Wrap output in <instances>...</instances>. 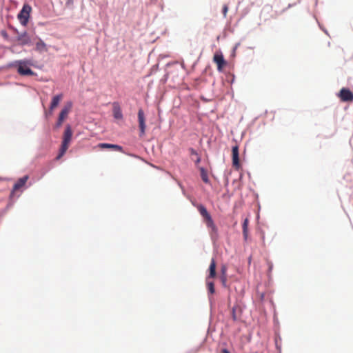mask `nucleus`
Returning a JSON list of instances; mask_svg holds the SVG:
<instances>
[{
    "label": "nucleus",
    "mask_w": 353,
    "mask_h": 353,
    "mask_svg": "<svg viewBox=\"0 0 353 353\" xmlns=\"http://www.w3.org/2000/svg\"><path fill=\"white\" fill-rule=\"evenodd\" d=\"M72 137V131L71 130L70 126L68 125V126H66L64 133H63V141L61 143V148L59 149V154L57 155V157H56L57 160L60 159L66 152V151L69 147L70 143L71 141Z\"/></svg>",
    "instance_id": "obj_3"
},
{
    "label": "nucleus",
    "mask_w": 353,
    "mask_h": 353,
    "mask_svg": "<svg viewBox=\"0 0 353 353\" xmlns=\"http://www.w3.org/2000/svg\"><path fill=\"white\" fill-rule=\"evenodd\" d=\"M36 50L39 52L47 50L46 43L41 39H39L36 43Z\"/></svg>",
    "instance_id": "obj_16"
},
{
    "label": "nucleus",
    "mask_w": 353,
    "mask_h": 353,
    "mask_svg": "<svg viewBox=\"0 0 353 353\" xmlns=\"http://www.w3.org/2000/svg\"><path fill=\"white\" fill-rule=\"evenodd\" d=\"M200 172H201V177L203 181L205 183H208L209 182V179H208L207 171L203 168H201Z\"/></svg>",
    "instance_id": "obj_18"
},
{
    "label": "nucleus",
    "mask_w": 353,
    "mask_h": 353,
    "mask_svg": "<svg viewBox=\"0 0 353 353\" xmlns=\"http://www.w3.org/2000/svg\"><path fill=\"white\" fill-rule=\"evenodd\" d=\"M243 234L245 241H247L248 237V219H245L243 223Z\"/></svg>",
    "instance_id": "obj_17"
},
{
    "label": "nucleus",
    "mask_w": 353,
    "mask_h": 353,
    "mask_svg": "<svg viewBox=\"0 0 353 353\" xmlns=\"http://www.w3.org/2000/svg\"><path fill=\"white\" fill-rule=\"evenodd\" d=\"M232 318L233 321H234L238 319V317L236 314V308L234 307H232Z\"/></svg>",
    "instance_id": "obj_22"
},
{
    "label": "nucleus",
    "mask_w": 353,
    "mask_h": 353,
    "mask_svg": "<svg viewBox=\"0 0 353 353\" xmlns=\"http://www.w3.org/2000/svg\"><path fill=\"white\" fill-rule=\"evenodd\" d=\"M31 11V7L28 5H24L22 10L18 14V19L20 23L23 26H26L30 17V12Z\"/></svg>",
    "instance_id": "obj_4"
},
{
    "label": "nucleus",
    "mask_w": 353,
    "mask_h": 353,
    "mask_svg": "<svg viewBox=\"0 0 353 353\" xmlns=\"http://www.w3.org/2000/svg\"><path fill=\"white\" fill-rule=\"evenodd\" d=\"M232 165L234 168L238 170L240 168L239 157V147L235 145L232 148Z\"/></svg>",
    "instance_id": "obj_9"
},
{
    "label": "nucleus",
    "mask_w": 353,
    "mask_h": 353,
    "mask_svg": "<svg viewBox=\"0 0 353 353\" xmlns=\"http://www.w3.org/2000/svg\"><path fill=\"white\" fill-rule=\"evenodd\" d=\"M220 279L222 283V285L224 287L227 286V281H228V276L227 275H220Z\"/></svg>",
    "instance_id": "obj_20"
},
{
    "label": "nucleus",
    "mask_w": 353,
    "mask_h": 353,
    "mask_svg": "<svg viewBox=\"0 0 353 353\" xmlns=\"http://www.w3.org/2000/svg\"><path fill=\"white\" fill-rule=\"evenodd\" d=\"M28 179V176L26 175L14 183L13 190L16 191L23 187Z\"/></svg>",
    "instance_id": "obj_13"
},
{
    "label": "nucleus",
    "mask_w": 353,
    "mask_h": 353,
    "mask_svg": "<svg viewBox=\"0 0 353 353\" xmlns=\"http://www.w3.org/2000/svg\"><path fill=\"white\" fill-rule=\"evenodd\" d=\"M227 266L225 265H223L221 268V275H227Z\"/></svg>",
    "instance_id": "obj_21"
},
{
    "label": "nucleus",
    "mask_w": 353,
    "mask_h": 353,
    "mask_svg": "<svg viewBox=\"0 0 353 353\" xmlns=\"http://www.w3.org/2000/svg\"><path fill=\"white\" fill-rule=\"evenodd\" d=\"M222 353H230V352L227 349L222 350Z\"/></svg>",
    "instance_id": "obj_25"
},
{
    "label": "nucleus",
    "mask_w": 353,
    "mask_h": 353,
    "mask_svg": "<svg viewBox=\"0 0 353 353\" xmlns=\"http://www.w3.org/2000/svg\"><path fill=\"white\" fill-rule=\"evenodd\" d=\"M72 108V103L69 102L64 106V108L61 110L59 115V119L57 123V126L59 127L62 125L64 119L67 117L69 112L70 111Z\"/></svg>",
    "instance_id": "obj_6"
},
{
    "label": "nucleus",
    "mask_w": 353,
    "mask_h": 353,
    "mask_svg": "<svg viewBox=\"0 0 353 353\" xmlns=\"http://www.w3.org/2000/svg\"><path fill=\"white\" fill-rule=\"evenodd\" d=\"M62 99H63V94H59L54 96L52 98L50 105V110H53L55 108H57Z\"/></svg>",
    "instance_id": "obj_14"
},
{
    "label": "nucleus",
    "mask_w": 353,
    "mask_h": 353,
    "mask_svg": "<svg viewBox=\"0 0 353 353\" xmlns=\"http://www.w3.org/2000/svg\"><path fill=\"white\" fill-rule=\"evenodd\" d=\"M17 41L21 46L28 45L30 43V39L28 36V34L24 32L17 36Z\"/></svg>",
    "instance_id": "obj_12"
},
{
    "label": "nucleus",
    "mask_w": 353,
    "mask_h": 353,
    "mask_svg": "<svg viewBox=\"0 0 353 353\" xmlns=\"http://www.w3.org/2000/svg\"><path fill=\"white\" fill-rule=\"evenodd\" d=\"M138 122L140 130V136L142 137L145 134L146 128L145 115L142 109H139L138 111Z\"/></svg>",
    "instance_id": "obj_7"
},
{
    "label": "nucleus",
    "mask_w": 353,
    "mask_h": 353,
    "mask_svg": "<svg viewBox=\"0 0 353 353\" xmlns=\"http://www.w3.org/2000/svg\"><path fill=\"white\" fill-rule=\"evenodd\" d=\"M97 147L100 149H112L116 151H123V148L121 146L112 143H99Z\"/></svg>",
    "instance_id": "obj_10"
},
{
    "label": "nucleus",
    "mask_w": 353,
    "mask_h": 353,
    "mask_svg": "<svg viewBox=\"0 0 353 353\" xmlns=\"http://www.w3.org/2000/svg\"><path fill=\"white\" fill-rule=\"evenodd\" d=\"M73 3H74V0H66V1H65V6H66V7H68V8H70V7H72V6Z\"/></svg>",
    "instance_id": "obj_23"
},
{
    "label": "nucleus",
    "mask_w": 353,
    "mask_h": 353,
    "mask_svg": "<svg viewBox=\"0 0 353 353\" xmlns=\"http://www.w3.org/2000/svg\"><path fill=\"white\" fill-rule=\"evenodd\" d=\"M113 116L117 119H123V114L119 104L117 102L113 103Z\"/></svg>",
    "instance_id": "obj_11"
},
{
    "label": "nucleus",
    "mask_w": 353,
    "mask_h": 353,
    "mask_svg": "<svg viewBox=\"0 0 353 353\" xmlns=\"http://www.w3.org/2000/svg\"><path fill=\"white\" fill-rule=\"evenodd\" d=\"M32 61L28 59L15 61L10 64V67L16 68L17 72L21 76H33L35 73L31 70Z\"/></svg>",
    "instance_id": "obj_1"
},
{
    "label": "nucleus",
    "mask_w": 353,
    "mask_h": 353,
    "mask_svg": "<svg viewBox=\"0 0 353 353\" xmlns=\"http://www.w3.org/2000/svg\"><path fill=\"white\" fill-rule=\"evenodd\" d=\"M196 208L200 214L203 218V221L206 224L207 228L211 230L212 233L216 234L217 228L214 224L211 215L208 212L206 208L201 204L198 205Z\"/></svg>",
    "instance_id": "obj_2"
},
{
    "label": "nucleus",
    "mask_w": 353,
    "mask_h": 353,
    "mask_svg": "<svg viewBox=\"0 0 353 353\" xmlns=\"http://www.w3.org/2000/svg\"><path fill=\"white\" fill-rule=\"evenodd\" d=\"M216 276V262L214 259H212L209 267V276L208 279L214 278Z\"/></svg>",
    "instance_id": "obj_15"
},
{
    "label": "nucleus",
    "mask_w": 353,
    "mask_h": 353,
    "mask_svg": "<svg viewBox=\"0 0 353 353\" xmlns=\"http://www.w3.org/2000/svg\"><path fill=\"white\" fill-rule=\"evenodd\" d=\"M213 61L216 64L217 70L219 72H222L223 68L227 65V62L224 59L223 55V54L221 52H216L214 54Z\"/></svg>",
    "instance_id": "obj_5"
},
{
    "label": "nucleus",
    "mask_w": 353,
    "mask_h": 353,
    "mask_svg": "<svg viewBox=\"0 0 353 353\" xmlns=\"http://www.w3.org/2000/svg\"><path fill=\"white\" fill-rule=\"evenodd\" d=\"M228 11V6L227 5H224L223 7V14L225 17L227 15Z\"/></svg>",
    "instance_id": "obj_24"
},
{
    "label": "nucleus",
    "mask_w": 353,
    "mask_h": 353,
    "mask_svg": "<svg viewBox=\"0 0 353 353\" xmlns=\"http://www.w3.org/2000/svg\"><path fill=\"white\" fill-rule=\"evenodd\" d=\"M207 287H208L209 292L211 294L214 293L215 290H214V285L213 282H212V281H207Z\"/></svg>",
    "instance_id": "obj_19"
},
{
    "label": "nucleus",
    "mask_w": 353,
    "mask_h": 353,
    "mask_svg": "<svg viewBox=\"0 0 353 353\" xmlns=\"http://www.w3.org/2000/svg\"><path fill=\"white\" fill-rule=\"evenodd\" d=\"M339 96L342 101L351 102L353 101V92L347 88H342Z\"/></svg>",
    "instance_id": "obj_8"
}]
</instances>
